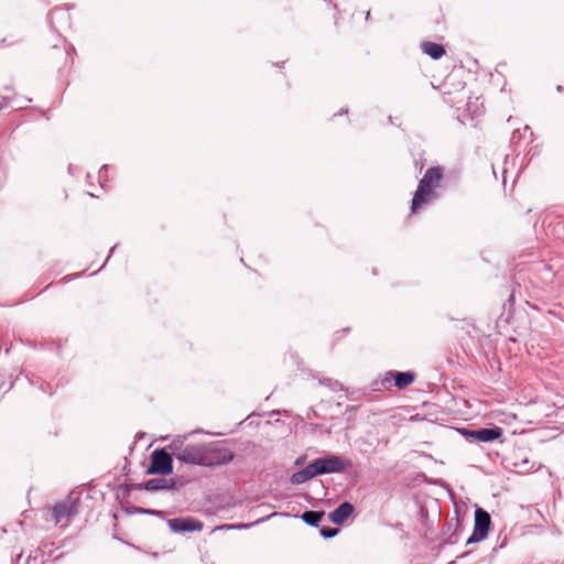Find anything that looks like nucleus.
<instances>
[{"label": "nucleus", "instance_id": "obj_10", "mask_svg": "<svg viewBox=\"0 0 564 564\" xmlns=\"http://www.w3.org/2000/svg\"><path fill=\"white\" fill-rule=\"evenodd\" d=\"M354 506L345 501L329 513V520L335 524H343L354 513Z\"/></svg>", "mask_w": 564, "mask_h": 564}, {"label": "nucleus", "instance_id": "obj_6", "mask_svg": "<svg viewBox=\"0 0 564 564\" xmlns=\"http://www.w3.org/2000/svg\"><path fill=\"white\" fill-rule=\"evenodd\" d=\"M167 525L175 533L202 531L204 528L203 522L193 517L170 519Z\"/></svg>", "mask_w": 564, "mask_h": 564}, {"label": "nucleus", "instance_id": "obj_16", "mask_svg": "<svg viewBox=\"0 0 564 564\" xmlns=\"http://www.w3.org/2000/svg\"><path fill=\"white\" fill-rule=\"evenodd\" d=\"M319 383L323 384V386L328 387L333 391H337V390H341L343 389L341 384L337 380H334V379H330V378L321 379Z\"/></svg>", "mask_w": 564, "mask_h": 564}, {"label": "nucleus", "instance_id": "obj_11", "mask_svg": "<svg viewBox=\"0 0 564 564\" xmlns=\"http://www.w3.org/2000/svg\"><path fill=\"white\" fill-rule=\"evenodd\" d=\"M174 479L152 478L144 482L143 488L148 491L171 490L175 488Z\"/></svg>", "mask_w": 564, "mask_h": 564}, {"label": "nucleus", "instance_id": "obj_3", "mask_svg": "<svg viewBox=\"0 0 564 564\" xmlns=\"http://www.w3.org/2000/svg\"><path fill=\"white\" fill-rule=\"evenodd\" d=\"M172 453L165 449H156L151 454V463L148 474L170 475L173 471Z\"/></svg>", "mask_w": 564, "mask_h": 564}, {"label": "nucleus", "instance_id": "obj_14", "mask_svg": "<svg viewBox=\"0 0 564 564\" xmlns=\"http://www.w3.org/2000/svg\"><path fill=\"white\" fill-rule=\"evenodd\" d=\"M312 479L304 468L292 474L290 480L293 485H301Z\"/></svg>", "mask_w": 564, "mask_h": 564}, {"label": "nucleus", "instance_id": "obj_13", "mask_svg": "<svg viewBox=\"0 0 564 564\" xmlns=\"http://www.w3.org/2000/svg\"><path fill=\"white\" fill-rule=\"evenodd\" d=\"M323 517L324 512L319 511H305L301 514V519L312 527H317Z\"/></svg>", "mask_w": 564, "mask_h": 564}, {"label": "nucleus", "instance_id": "obj_12", "mask_svg": "<svg viewBox=\"0 0 564 564\" xmlns=\"http://www.w3.org/2000/svg\"><path fill=\"white\" fill-rule=\"evenodd\" d=\"M421 47L422 51L433 59H438L445 54L444 47L441 44L434 42H423Z\"/></svg>", "mask_w": 564, "mask_h": 564}, {"label": "nucleus", "instance_id": "obj_20", "mask_svg": "<svg viewBox=\"0 0 564 564\" xmlns=\"http://www.w3.org/2000/svg\"><path fill=\"white\" fill-rule=\"evenodd\" d=\"M143 513H149V514H161V511H154V510H142Z\"/></svg>", "mask_w": 564, "mask_h": 564}, {"label": "nucleus", "instance_id": "obj_2", "mask_svg": "<svg viewBox=\"0 0 564 564\" xmlns=\"http://www.w3.org/2000/svg\"><path fill=\"white\" fill-rule=\"evenodd\" d=\"M443 178V169L440 166L430 167L420 180L417 188L411 203V212L416 213L424 206L437 199L436 189Z\"/></svg>", "mask_w": 564, "mask_h": 564}, {"label": "nucleus", "instance_id": "obj_7", "mask_svg": "<svg viewBox=\"0 0 564 564\" xmlns=\"http://www.w3.org/2000/svg\"><path fill=\"white\" fill-rule=\"evenodd\" d=\"M464 434L480 443H489L498 440L502 435V429L496 426L492 429H479L475 431H465Z\"/></svg>", "mask_w": 564, "mask_h": 564}, {"label": "nucleus", "instance_id": "obj_8", "mask_svg": "<svg viewBox=\"0 0 564 564\" xmlns=\"http://www.w3.org/2000/svg\"><path fill=\"white\" fill-rule=\"evenodd\" d=\"M77 512L75 502L70 499H67L63 502L57 503L53 508V518L56 523H62L63 521H68L69 518Z\"/></svg>", "mask_w": 564, "mask_h": 564}, {"label": "nucleus", "instance_id": "obj_9", "mask_svg": "<svg viewBox=\"0 0 564 564\" xmlns=\"http://www.w3.org/2000/svg\"><path fill=\"white\" fill-rule=\"evenodd\" d=\"M392 378L394 379V384L399 389H403V388L410 386L414 381L415 377H414V373L410 372V371L397 372L395 375H393L392 372H388L386 375L384 379L382 380V386L384 388H388L391 384Z\"/></svg>", "mask_w": 564, "mask_h": 564}, {"label": "nucleus", "instance_id": "obj_17", "mask_svg": "<svg viewBox=\"0 0 564 564\" xmlns=\"http://www.w3.org/2000/svg\"><path fill=\"white\" fill-rule=\"evenodd\" d=\"M319 532H321L322 536H324L326 539H329V538H334L335 535H337L338 529L324 527V528L321 529Z\"/></svg>", "mask_w": 564, "mask_h": 564}, {"label": "nucleus", "instance_id": "obj_4", "mask_svg": "<svg viewBox=\"0 0 564 564\" xmlns=\"http://www.w3.org/2000/svg\"><path fill=\"white\" fill-rule=\"evenodd\" d=\"M491 520L490 516L487 511L482 509H477L475 511V525L473 534L468 538L467 544L479 542L486 539L489 529H490Z\"/></svg>", "mask_w": 564, "mask_h": 564}, {"label": "nucleus", "instance_id": "obj_18", "mask_svg": "<svg viewBox=\"0 0 564 564\" xmlns=\"http://www.w3.org/2000/svg\"><path fill=\"white\" fill-rule=\"evenodd\" d=\"M252 523H239L236 525H227L228 529H247L250 528Z\"/></svg>", "mask_w": 564, "mask_h": 564}, {"label": "nucleus", "instance_id": "obj_21", "mask_svg": "<svg viewBox=\"0 0 564 564\" xmlns=\"http://www.w3.org/2000/svg\"><path fill=\"white\" fill-rule=\"evenodd\" d=\"M299 464H302L301 458H299V459L296 460V465H299Z\"/></svg>", "mask_w": 564, "mask_h": 564}, {"label": "nucleus", "instance_id": "obj_1", "mask_svg": "<svg viewBox=\"0 0 564 564\" xmlns=\"http://www.w3.org/2000/svg\"><path fill=\"white\" fill-rule=\"evenodd\" d=\"M172 455L182 463L214 466L227 464L234 459V453L217 444H189L177 438L170 444Z\"/></svg>", "mask_w": 564, "mask_h": 564}, {"label": "nucleus", "instance_id": "obj_5", "mask_svg": "<svg viewBox=\"0 0 564 564\" xmlns=\"http://www.w3.org/2000/svg\"><path fill=\"white\" fill-rule=\"evenodd\" d=\"M322 475L344 473L351 467V462L339 456V455H327L325 457L317 458Z\"/></svg>", "mask_w": 564, "mask_h": 564}, {"label": "nucleus", "instance_id": "obj_15", "mask_svg": "<svg viewBox=\"0 0 564 564\" xmlns=\"http://www.w3.org/2000/svg\"><path fill=\"white\" fill-rule=\"evenodd\" d=\"M304 469L306 470V473L310 475L311 478L322 475L317 459L310 463L306 467H304Z\"/></svg>", "mask_w": 564, "mask_h": 564}, {"label": "nucleus", "instance_id": "obj_19", "mask_svg": "<svg viewBox=\"0 0 564 564\" xmlns=\"http://www.w3.org/2000/svg\"><path fill=\"white\" fill-rule=\"evenodd\" d=\"M108 165H104L100 171H99V178H102L104 176V173H106L108 171Z\"/></svg>", "mask_w": 564, "mask_h": 564}]
</instances>
